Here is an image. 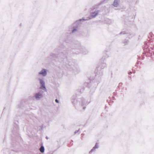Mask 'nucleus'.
Here are the masks:
<instances>
[{
  "instance_id": "f257e3e1",
  "label": "nucleus",
  "mask_w": 154,
  "mask_h": 154,
  "mask_svg": "<svg viewBox=\"0 0 154 154\" xmlns=\"http://www.w3.org/2000/svg\"><path fill=\"white\" fill-rule=\"evenodd\" d=\"M35 97L36 99L38 100L42 97V95L39 93L36 94L35 95Z\"/></svg>"
},
{
  "instance_id": "20e7f679",
  "label": "nucleus",
  "mask_w": 154,
  "mask_h": 154,
  "mask_svg": "<svg viewBox=\"0 0 154 154\" xmlns=\"http://www.w3.org/2000/svg\"><path fill=\"white\" fill-rule=\"evenodd\" d=\"M98 13V11H96L92 14L91 16L93 17H95Z\"/></svg>"
},
{
  "instance_id": "7ed1b4c3",
  "label": "nucleus",
  "mask_w": 154,
  "mask_h": 154,
  "mask_svg": "<svg viewBox=\"0 0 154 154\" xmlns=\"http://www.w3.org/2000/svg\"><path fill=\"white\" fill-rule=\"evenodd\" d=\"M39 74L43 75L45 76L46 74V72L45 70L42 69L41 71L39 72Z\"/></svg>"
},
{
  "instance_id": "423d86ee",
  "label": "nucleus",
  "mask_w": 154,
  "mask_h": 154,
  "mask_svg": "<svg viewBox=\"0 0 154 154\" xmlns=\"http://www.w3.org/2000/svg\"><path fill=\"white\" fill-rule=\"evenodd\" d=\"M40 151L41 152H43L44 151V148L43 146H42L40 149Z\"/></svg>"
},
{
  "instance_id": "0eeeda50",
  "label": "nucleus",
  "mask_w": 154,
  "mask_h": 154,
  "mask_svg": "<svg viewBox=\"0 0 154 154\" xmlns=\"http://www.w3.org/2000/svg\"><path fill=\"white\" fill-rule=\"evenodd\" d=\"M55 101L57 103H58V100L57 99H56L55 100Z\"/></svg>"
},
{
  "instance_id": "f03ea898",
  "label": "nucleus",
  "mask_w": 154,
  "mask_h": 154,
  "mask_svg": "<svg viewBox=\"0 0 154 154\" xmlns=\"http://www.w3.org/2000/svg\"><path fill=\"white\" fill-rule=\"evenodd\" d=\"M120 0H115L113 4V5L115 7H117L118 5V2Z\"/></svg>"
},
{
  "instance_id": "6e6552de",
  "label": "nucleus",
  "mask_w": 154,
  "mask_h": 154,
  "mask_svg": "<svg viewBox=\"0 0 154 154\" xmlns=\"http://www.w3.org/2000/svg\"><path fill=\"white\" fill-rule=\"evenodd\" d=\"M76 30V29H74L73 31H72V32H73L74 31H75Z\"/></svg>"
},
{
  "instance_id": "39448f33",
  "label": "nucleus",
  "mask_w": 154,
  "mask_h": 154,
  "mask_svg": "<svg viewBox=\"0 0 154 154\" xmlns=\"http://www.w3.org/2000/svg\"><path fill=\"white\" fill-rule=\"evenodd\" d=\"M40 82L41 84L42 85V86L41 87V88H44L45 89V83H44V82H43V80H40Z\"/></svg>"
}]
</instances>
